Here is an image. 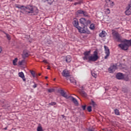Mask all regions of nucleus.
<instances>
[{
  "instance_id": "nucleus-9",
  "label": "nucleus",
  "mask_w": 131,
  "mask_h": 131,
  "mask_svg": "<svg viewBox=\"0 0 131 131\" xmlns=\"http://www.w3.org/2000/svg\"><path fill=\"white\" fill-rule=\"evenodd\" d=\"M117 79L120 80L124 78V75L122 73H118L116 75Z\"/></svg>"
},
{
  "instance_id": "nucleus-15",
  "label": "nucleus",
  "mask_w": 131,
  "mask_h": 131,
  "mask_svg": "<svg viewBox=\"0 0 131 131\" xmlns=\"http://www.w3.org/2000/svg\"><path fill=\"white\" fill-rule=\"evenodd\" d=\"M100 37H105V36H106V35H107V33L106 32V31H102V32H101L100 33H99V34Z\"/></svg>"
},
{
  "instance_id": "nucleus-25",
  "label": "nucleus",
  "mask_w": 131,
  "mask_h": 131,
  "mask_svg": "<svg viewBox=\"0 0 131 131\" xmlns=\"http://www.w3.org/2000/svg\"><path fill=\"white\" fill-rule=\"evenodd\" d=\"M90 29H91V30H95V24H92L91 25H90Z\"/></svg>"
},
{
  "instance_id": "nucleus-27",
  "label": "nucleus",
  "mask_w": 131,
  "mask_h": 131,
  "mask_svg": "<svg viewBox=\"0 0 131 131\" xmlns=\"http://www.w3.org/2000/svg\"><path fill=\"white\" fill-rule=\"evenodd\" d=\"M37 131H43L42 127L41 126H38L37 128Z\"/></svg>"
},
{
  "instance_id": "nucleus-45",
  "label": "nucleus",
  "mask_w": 131,
  "mask_h": 131,
  "mask_svg": "<svg viewBox=\"0 0 131 131\" xmlns=\"http://www.w3.org/2000/svg\"><path fill=\"white\" fill-rule=\"evenodd\" d=\"M48 78H49V77H45V79H48Z\"/></svg>"
},
{
  "instance_id": "nucleus-26",
  "label": "nucleus",
  "mask_w": 131,
  "mask_h": 131,
  "mask_svg": "<svg viewBox=\"0 0 131 131\" xmlns=\"http://www.w3.org/2000/svg\"><path fill=\"white\" fill-rule=\"evenodd\" d=\"M4 33H5V34H6V37L7 38V39H8L9 40H10L11 39V37L10 36V35H9V34L4 32Z\"/></svg>"
},
{
  "instance_id": "nucleus-1",
  "label": "nucleus",
  "mask_w": 131,
  "mask_h": 131,
  "mask_svg": "<svg viewBox=\"0 0 131 131\" xmlns=\"http://www.w3.org/2000/svg\"><path fill=\"white\" fill-rule=\"evenodd\" d=\"M91 54V51H85L84 52L83 55L84 57H83V60L84 61L88 60V62L89 63H91V62H96L97 60L99 58V56H98V52L94 51L93 56H90Z\"/></svg>"
},
{
  "instance_id": "nucleus-31",
  "label": "nucleus",
  "mask_w": 131,
  "mask_h": 131,
  "mask_svg": "<svg viewBox=\"0 0 131 131\" xmlns=\"http://www.w3.org/2000/svg\"><path fill=\"white\" fill-rule=\"evenodd\" d=\"M87 110L88 112H92V106L90 105L88 106Z\"/></svg>"
},
{
  "instance_id": "nucleus-18",
  "label": "nucleus",
  "mask_w": 131,
  "mask_h": 131,
  "mask_svg": "<svg viewBox=\"0 0 131 131\" xmlns=\"http://www.w3.org/2000/svg\"><path fill=\"white\" fill-rule=\"evenodd\" d=\"M70 98H72V101L75 104V105H78V102L77 101V100L75 99V98L72 97V96H70Z\"/></svg>"
},
{
  "instance_id": "nucleus-21",
  "label": "nucleus",
  "mask_w": 131,
  "mask_h": 131,
  "mask_svg": "<svg viewBox=\"0 0 131 131\" xmlns=\"http://www.w3.org/2000/svg\"><path fill=\"white\" fill-rule=\"evenodd\" d=\"M82 14L84 17H88V18H90V15H89V13L86 11H83Z\"/></svg>"
},
{
  "instance_id": "nucleus-50",
  "label": "nucleus",
  "mask_w": 131,
  "mask_h": 131,
  "mask_svg": "<svg viewBox=\"0 0 131 131\" xmlns=\"http://www.w3.org/2000/svg\"><path fill=\"white\" fill-rule=\"evenodd\" d=\"M48 70H50V67L47 68Z\"/></svg>"
},
{
  "instance_id": "nucleus-52",
  "label": "nucleus",
  "mask_w": 131,
  "mask_h": 131,
  "mask_svg": "<svg viewBox=\"0 0 131 131\" xmlns=\"http://www.w3.org/2000/svg\"><path fill=\"white\" fill-rule=\"evenodd\" d=\"M110 131H112V130H110Z\"/></svg>"
},
{
  "instance_id": "nucleus-5",
  "label": "nucleus",
  "mask_w": 131,
  "mask_h": 131,
  "mask_svg": "<svg viewBox=\"0 0 131 131\" xmlns=\"http://www.w3.org/2000/svg\"><path fill=\"white\" fill-rule=\"evenodd\" d=\"M104 48L105 54L106 55L104 56V59H108V57L110 56V50L109 49V48H108V47H107L106 46H104Z\"/></svg>"
},
{
  "instance_id": "nucleus-6",
  "label": "nucleus",
  "mask_w": 131,
  "mask_h": 131,
  "mask_svg": "<svg viewBox=\"0 0 131 131\" xmlns=\"http://www.w3.org/2000/svg\"><path fill=\"white\" fill-rule=\"evenodd\" d=\"M58 93L61 95L62 97L66 98V99H70V96H68V95L66 94V92L64 91L63 90H58Z\"/></svg>"
},
{
  "instance_id": "nucleus-47",
  "label": "nucleus",
  "mask_w": 131,
  "mask_h": 131,
  "mask_svg": "<svg viewBox=\"0 0 131 131\" xmlns=\"http://www.w3.org/2000/svg\"><path fill=\"white\" fill-rule=\"evenodd\" d=\"M125 80V81H128V79H126Z\"/></svg>"
},
{
  "instance_id": "nucleus-46",
  "label": "nucleus",
  "mask_w": 131,
  "mask_h": 131,
  "mask_svg": "<svg viewBox=\"0 0 131 131\" xmlns=\"http://www.w3.org/2000/svg\"><path fill=\"white\" fill-rule=\"evenodd\" d=\"M40 75H41V73H39V74H38V76H40Z\"/></svg>"
},
{
  "instance_id": "nucleus-33",
  "label": "nucleus",
  "mask_w": 131,
  "mask_h": 131,
  "mask_svg": "<svg viewBox=\"0 0 131 131\" xmlns=\"http://www.w3.org/2000/svg\"><path fill=\"white\" fill-rule=\"evenodd\" d=\"M24 62H25V60H22L21 61H19L18 62V65H20V66L22 65V64H23V63H24Z\"/></svg>"
},
{
  "instance_id": "nucleus-24",
  "label": "nucleus",
  "mask_w": 131,
  "mask_h": 131,
  "mask_svg": "<svg viewBox=\"0 0 131 131\" xmlns=\"http://www.w3.org/2000/svg\"><path fill=\"white\" fill-rule=\"evenodd\" d=\"M18 61V58H15L13 60V65L16 66L17 65V62Z\"/></svg>"
},
{
  "instance_id": "nucleus-22",
  "label": "nucleus",
  "mask_w": 131,
  "mask_h": 131,
  "mask_svg": "<svg viewBox=\"0 0 131 131\" xmlns=\"http://www.w3.org/2000/svg\"><path fill=\"white\" fill-rule=\"evenodd\" d=\"M90 104L92 105L93 107H96V106H97V104H96V102H95L93 99H91Z\"/></svg>"
},
{
  "instance_id": "nucleus-42",
  "label": "nucleus",
  "mask_w": 131,
  "mask_h": 131,
  "mask_svg": "<svg viewBox=\"0 0 131 131\" xmlns=\"http://www.w3.org/2000/svg\"><path fill=\"white\" fill-rule=\"evenodd\" d=\"M82 94H83V96H84V97H86L87 95H86V93L85 92H83Z\"/></svg>"
},
{
  "instance_id": "nucleus-16",
  "label": "nucleus",
  "mask_w": 131,
  "mask_h": 131,
  "mask_svg": "<svg viewBox=\"0 0 131 131\" xmlns=\"http://www.w3.org/2000/svg\"><path fill=\"white\" fill-rule=\"evenodd\" d=\"M29 57V54L28 52H24L22 54V57L23 59H26V58H28Z\"/></svg>"
},
{
  "instance_id": "nucleus-29",
  "label": "nucleus",
  "mask_w": 131,
  "mask_h": 131,
  "mask_svg": "<svg viewBox=\"0 0 131 131\" xmlns=\"http://www.w3.org/2000/svg\"><path fill=\"white\" fill-rule=\"evenodd\" d=\"M48 93H54L55 92V89H50L48 90Z\"/></svg>"
},
{
  "instance_id": "nucleus-40",
  "label": "nucleus",
  "mask_w": 131,
  "mask_h": 131,
  "mask_svg": "<svg viewBox=\"0 0 131 131\" xmlns=\"http://www.w3.org/2000/svg\"><path fill=\"white\" fill-rule=\"evenodd\" d=\"M113 90L116 92V91H118V88H117L116 87H114Z\"/></svg>"
},
{
  "instance_id": "nucleus-39",
  "label": "nucleus",
  "mask_w": 131,
  "mask_h": 131,
  "mask_svg": "<svg viewBox=\"0 0 131 131\" xmlns=\"http://www.w3.org/2000/svg\"><path fill=\"white\" fill-rule=\"evenodd\" d=\"M128 8H131V1L129 2L128 5V6H127Z\"/></svg>"
},
{
  "instance_id": "nucleus-13",
  "label": "nucleus",
  "mask_w": 131,
  "mask_h": 131,
  "mask_svg": "<svg viewBox=\"0 0 131 131\" xmlns=\"http://www.w3.org/2000/svg\"><path fill=\"white\" fill-rule=\"evenodd\" d=\"M80 23L82 24L84 26H86V19L84 18H81L80 19Z\"/></svg>"
},
{
  "instance_id": "nucleus-43",
  "label": "nucleus",
  "mask_w": 131,
  "mask_h": 131,
  "mask_svg": "<svg viewBox=\"0 0 131 131\" xmlns=\"http://www.w3.org/2000/svg\"><path fill=\"white\" fill-rule=\"evenodd\" d=\"M2 51H3V49H2V47H0V53H2Z\"/></svg>"
},
{
  "instance_id": "nucleus-44",
  "label": "nucleus",
  "mask_w": 131,
  "mask_h": 131,
  "mask_svg": "<svg viewBox=\"0 0 131 131\" xmlns=\"http://www.w3.org/2000/svg\"><path fill=\"white\" fill-rule=\"evenodd\" d=\"M5 130H7L8 129V127H6L5 128H4Z\"/></svg>"
},
{
  "instance_id": "nucleus-51",
  "label": "nucleus",
  "mask_w": 131,
  "mask_h": 131,
  "mask_svg": "<svg viewBox=\"0 0 131 131\" xmlns=\"http://www.w3.org/2000/svg\"><path fill=\"white\" fill-rule=\"evenodd\" d=\"M54 80H56V78H54Z\"/></svg>"
},
{
  "instance_id": "nucleus-4",
  "label": "nucleus",
  "mask_w": 131,
  "mask_h": 131,
  "mask_svg": "<svg viewBox=\"0 0 131 131\" xmlns=\"http://www.w3.org/2000/svg\"><path fill=\"white\" fill-rule=\"evenodd\" d=\"M117 69V66L116 64H112L110 67L108 69L109 73H113L115 70Z\"/></svg>"
},
{
  "instance_id": "nucleus-2",
  "label": "nucleus",
  "mask_w": 131,
  "mask_h": 131,
  "mask_svg": "<svg viewBox=\"0 0 131 131\" xmlns=\"http://www.w3.org/2000/svg\"><path fill=\"white\" fill-rule=\"evenodd\" d=\"M25 11L23 12L24 15H31V16H36L38 14V9L33 6L28 5L25 8Z\"/></svg>"
},
{
  "instance_id": "nucleus-23",
  "label": "nucleus",
  "mask_w": 131,
  "mask_h": 131,
  "mask_svg": "<svg viewBox=\"0 0 131 131\" xmlns=\"http://www.w3.org/2000/svg\"><path fill=\"white\" fill-rule=\"evenodd\" d=\"M83 1L82 0H80V1H79L78 2H76L74 3V5L75 6H77V5H81V4H82Z\"/></svg>"
},
{
  "instance_id": "nucleus-10",
  "label": "nucleus",
  "mask_w": 131,
  "mask_h": 131,
  "mask_svg": "<svg viewBox=\"0 0 131 131\" xmlns=\"http://www.w3.org/2000/svg\"><path fill=\"white\" fill-rule=\"evenodd\" d=\"M25 7H26L23 5H22L20 7V5H18V4L15 5V8H17V9H20V12L21 14H23V12L25 11Z\"/></svg>"
},
{
  "instance_id": "nucleus-7",
  "label": "nucleus",
  "mask_w": 131,
  "mask_h": 131,
  "mask_svg": "<svg viewBox=\"0 0 131 131\" xmlns=\"http://www.w3.org/2000/svg\"><path fill=\"white\" fill-rule=\"evenodd\" d=\"M61 74L63 77H66V78H68V77H69L70 76V73H69V71L64 69L61 73Z\"/></svg>"
},
{
  "instance_id": "nucleus-17",
  "label": "nucleus",
  "mask_w": 131,
  "mask_h": 131,
  "mask_svg": "<svg viewBox=\"0 0 131 131\" xmlns=\"http://www.w3.org/2000/svg\"><path fill=\"white\" fill-rule=\"evenodd\" d=\"M71 60H72L71 56L69 55L66 56V61L67 63H70V62L71 61Z\"/></svg>"
},
{
  "instance_id": "nucleus-35",
  "label": "nucleus",
  "mask_w": 131,
  "mask_h": 131,
  "mask_svg": "<svg viewBox=\"0 0 131 131\" xmlns=\"http://www.w3.org/2000/svg\"><path fill=\"white\" fill-rule=\"evenodd\" d=\"M92 75L94 77V78H97V74H96L95 73H92Z\"/></svg>"
},
{
  "instance_id": "nucleus-49",
  "label": "nucleus",
  "mask_w": 131,
  "mask_h": 131,
  "mask_svg": "<svg viewBox=\"0 0 131 131\" xmlns=\"http://www.w3.org/2000/svg\"><path fill=\"white\" fill-rule=\"evenodd\" d=\"M62 117L64 118V115H61Z\"/></svg>"
},
{
  "instance_id": "nucleus-41",
  "label": "nucleus",
  "mask_w": 131,
  "mask_h": 131,
  "mask_svg": "<svg viewBox=\"0 0 131 131\" xmlns=\"http://www.w3.org/2000/svg\"><path fill=\"white\" fill-rule=\"evenodd\" d=\"M42 62L43 63H46V64H48V61L46 59L43 60Z\"/></svg>"
},
{
  "instance_id": "nucleus-8",
  "label": "nucleus",
  "mask_w": 131,
  "mask_h": 131,
  "mask_svg": "<svg viewBox=\"0 0 131 131\" xmlns=\"http://www.w3.org/2000/svg\"><path fill=\"white\" fill-rule=\"evenodd\" d=\"M106 3L104 6V8H108V7H111L114 6V2L110 0V1H107L106 2Z\"/></svg>"
},
{
  "instance_id": "nucleus-48",
  "label": "nucleus",
  "mask_w": 131,
  "mask_h": 131,
  "mask_svg": "<svg viewBox=\"0 0 131 131\" xmlns=\"http://www.w3.org/2000/svg\"><path fill=\"white\" fill-rule=\"evenodd\" d=\"M115 29H119V28H115Z\"/></svg>"
},
{
  "instance_id": "nucleus-28",
  "label": "nucleus",
  "mask_w": 131,
  "mask_h": 131,
  "mask_svg": "<svg viewBox=\"0 0 131 131\" xmlns=\"http://www.w3.org/2000/svg\"><path fill=\"white\" fill-rule=\"evenodd\" d=\"M30 73L32 74L33 77H35L36 76L35 75V72L33 71H30Z\"/></svg>"
},
{
  "instance_id": "nucleus-3",
  "label": "nucleus",
  "mask_w": 131,
  "mask_h": 131,
  "mask_svg": "<svg viewBox=\"0 0 131 131\" xmlns=\"http://www.w3.org/2000/svg\"><path fill=\"white\" fill-rule=\"evenodd\" d=\"M72 24L74 27L77 28L79 31V32H80V33H86V31L84 30L83 28L78 26V19H77V18H74Z\"/></svg>"
},
{
  "instance_id": "nucleus-30",
  "label": "nucleus",
  "mask_w": 131,
  "mask_h": 131,
  "mask_svg": "<svg viewBox=\"0 0 131 131\" xmlns=\"http://www.w3.org/2000/svg\"><path fill=\"white\" fill-rule=\"evenodd\" d=\"M83 11H84L83 10H78L77 11V13H78V15H79L80 14H83Z\"/></svg>"
},
{
  "instance_id": "nucleus-20",
  "label": "nucleus",
  "mask_w": 131,
  "mask_h": 131,
  "mask_svg": "<svg viewBox=\"0 0 131 131\" xmlns=\"http://www.w3.org/2000/svg\"><path fill=\"white\" fill-rule=\"evenodd\" d=\"M114 113L115 115H120V114L119 113V110L117 108H115L114 110Z\"/></svg>"
},
{
  "instance_id": "nucleus-38",
  "label": "nucleus",
  "mask_w": 131,
  "mask_h": 131,
  "mask_svg": "<svg viewBox=\"0 0 131 131\" xmlns=\"http://www.w3.org/2000/svg\"><path fill=\"white\" fill-rule=\"evenodd\" d=\"M82 108L83 110H85V108H86V105H82Z\"/></svg>"
},
{
  "instance_id": "nucleus-32",
  "label": "nucleus",
  "mask_w": 131,
  "mask_h": 131,
  "mask_svg": "<svg viewBox=\"0 0 131 131\" xmlns=\"http://www.w3.org/2000/svg\"><path fill=\"white\" fill-rule=\"evenodd\" d=\"M47 3L48 4H49V5H52V4H53V3H54V0H47Z\"/></svg>"
},
{
  "instance_id": "nucleus-12",
  "label": "nucleus",
  "mask_w": 131,
  "mask_h": 131,
  "mask_svg": "<svg viewBox=\"0 0 131 131\" xmlns=\"http://www.w3.org/2000/svg\"><path fill=\"white\" fill-rule=\"evenodd\" d=\"M125 14L126 16H129L131 14V8L127 6L126 7V10L125 11Z\"/></svg>"
},
{
  "instance_id": "nucleus-36",
  "label": "nucleus",
  "mask_w": 131,
  "mask_h": 131,
  "mask_svg": "<svg viewBox=\"0 0 131 131\" xmlns=\"http://www.w3.org/2000/svg\"><path fill=\"white\" fill-rule=\"evenodd\" d=\"M86 26H87L88 24H91V21L90 20H86Z\"/></svg>"
},
{
  "instance_id": "nucleus-11",
  "label": "nucleus",
  "mask_w": 131,
  "mask_h": 131,
  "mask_svg": "<svg viewBox=\"0 0 131 131\" xmlns=\"http://www.w3.org/2000/svg\"><path fill=\"white\" fill-rule=\"evenodd\" d=\"M67 80H70V82H71V83H73L74 84H76V80H75L74 79V78L72 77H69L67 78Z\"/></svg>"
},
{
  "instance_id": "nucleus-14",
  "label": "nucleus",
  "mask_w": 131,
  "mask_h": 131,
  "mask_svg": "<svg viewBox=\"0 0 131 131\" xmlns=\"http://www.w3.org/2000/svg\"><path fill=\"white\" fill-rule=\"evenodd\" d=\"M18 76L22 78L23 81H26L25 76H24V73L23 72L18 73Z\"/></svg>"
},
{
  "instance_id": "nucleus-37",
  "label": "nucleus",
  "mask_w": 131,
  "mask_h": 131,
  "mask_svg": "<svg viewBox=\"0 0 131 131\" xmlns=\"http://www.w3.org/2000/svg\"><path fill=\"white\" fill-rule=\"evenodd\" d=\"M34 84L33 85V88L34 89H35V88H37V84H35V82H34Z\"/></svg>"
},
{
  "instance_id": "nucleus-19",
  "label": "nucleus",
  "mask_w": 131,
  "mask_h": 131,
  "mask_svg": "<svg viewBox=\"0 0 131 131\" xmlns=\"http://www.w3.org/2000/svg\"><path fill=\"white\" fill-rule=\"evenodd\" d=\"M104 8V12L106 15H109L110 14V9L109 8Z\"/></svg>"
},
{
  "instance_id": "nucleus-34",
  "label": "nucleus",
  "mask_w": 131,
  "mask_h": 131,
  "mask_svg": "<svg viewBox=\"0 0 131 131\" xmlns=\"http://www.w3.org/2000/svg\"><path fill=\"white\" fill-rule=\"evenodd\" d=\"M57 103L56 102H52L51 103H49V105H51V106H55Z\"/></svg>"
}]
</instances>
